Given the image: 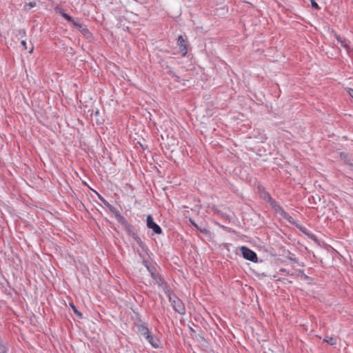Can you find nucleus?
I'll list each match as a JSON object with an SVG mask.
<instances>
[{
  "label": "nucleus",
  "mask_w": 353,
  "mask_h": 353,
  "mask_svg": "<svg viewBox=\"0 0 353 353\" xmlns=\"http://www.w3.org/2000/svg\"><path fill=\"white\" fill-rule=\"evenodd\" d=\"M143 264L145 267L148 272L150 274L152 278L153 279L154 283L157 284L159 286L161 287L163 290L166 289V285L163 282L161 277H159L157 274V267L155 264L152 263L151 262L143 260Z\"/></svg>",
  "instance_id": "1"
},
{
  "label": "nucleus",
  "mask_w": 353,
  "mask_h": 353,
  "mask_svg": "<svg viewBox=\"0 0 353 353\" xmlns=\"http://www.w3.org/2000/svg\"><path fill=\"white\" fill-rule=\"evenodd\" d=\"M99 199L110 210V212L114 214L115 219H117V221L119 223H120L123 225H125L127 223L126 219L121 214V213L119 212V211L118 210H117L114 207H113L112 205H110L101 196L99 195Z\"/></svg>",
  "instance_id": "2"
},
{
  "label": "nucleus",
  "mask_w": 353,
  "mask_h": 353,
  "mask_svg": "<svg viewBox=\"0 0 353 353\" xmlns=\"http://www.w3.org/2000/svg\"><path fill=\"white\" fill-rule=\"evenodd\" d=\"M168 296L173 309L180 314H185V307L182 301L175 296H172L169 294Z\"/></svg>",
  "instance_id": "3"
},
{
  "label": "nucleus",
  "mask_w": 353,
  "mask_h": 353,
  "mask_svg": "<svg viewBox=\"0 0 353 353\" xmlns=\"http://www.w3.org/2000/svg\"><path fill=\"white\" fill-rule=\"evenodd\" d=\"M146 225L149 229H151L157 234L162 232L161 227L154 221L153 217L150 214L147 216Z\"/></svg>",
  "instance_id": "4"
},
{
  "label": "nucleus",
  "mask_w": 353,
  "mask_h": 353,
  "mask_svg": "<svg viewBox=\"0 0 353 353\" xmlns=\"http://www.w3.org/2000/svg\"><path fill=\"white\" fill-rule=\"evenodd\" d=\"M241 252L243 256L247 260L251 261L252 262L257 261V256L254 252L250 250L249 248L242 246L241 247Z\"/></svg>",
  "instance_id": "5"
},
{
  "label": "nucleus",
  "mask_w": 353,
  "mask_h": 353,
  "mask_svg": "<svg viewBox=\"0 0 353 353\" xmlns=\"http://www.w3.org/2000/svg\"><path fill=\"white\" fill-rule=\"evenodd\" d=\"M274 212L281 218L287 220L290 223L295 224L296 225L297 223H295L294 219L288 213H287L281 205L277 207Z\"/></svg>",
  "instance_id": "6"
},
{
  "label": "nucleus",
  "mask_w": 353,
  "mask_h": 353,
  "mask_svg": "<svg viewBox=\"0 0 353 353\" xmlns=\"http://www.w3.org/2000/svg\"><path fill=\"white\" fill-rule=\"evenodd\" d=\"M186 40L182 35H179L177 39V45L179 46L180 52L185 56L188 52Z\"/></svg>",
  "instance_id": "7"
},
{
  "label": "nucleus",
  "mask_w": 353,
  "mask_h": 353,
  "mask_svg": "<svg viewBox=\"0 0 353 353\" xmlns=\"http://www.w3.org/2000/svg\"><path fill=\"white\" fill-rule=\"evenodd\" d=\"M263 199L269 203V204L274 210H275L277 208V207L280 206V205H279L276 203V201L274 199H272L270 194L268 192L264 193Z\"/></svg>",
  "instance_id": "8"
},
{
  "label": "nucleus",
  "mask_w": 353,
  "mask_h": 353,
  "mask_svg": "<svg viewBox=\"0 0 353 353\" xmlns=\"http://www.w3.org/2000/svg\"><path fill=\"white\" fill-rule=\"evenodd\" d=\"M138 330L139 334L145 339H147L151 334H152L151 332L149 330L148 327L143 325H139L138 327Z\"/></svg>",
  "instance_id": "9"
},
{
  "label": "nucleus",
  "mask_w": 353,
  "mask_h": 353,
  "mask_svg": "<svg viewBox=\"0 0 353 353\" xmlns=\"http://www.w3.org/2000/svg\"><path fill=\"white\" fill-rule=\"evenodd\" d=\"M150 344L154 348L159 347L160 343L159 339L154 336L153 334H151L147 339H146Z\"/></svg>",
  "instance_id": "10"
},
{
  "label": "nucleus",
  "mask_w": 353,
  "mask_h": 353,
  "mask_svg": "<svg viewBox=\"0 0 353 353\" xmlns=\"http://www.w3.org/2000/svg\"><path fill=\"white\" fill-rule=\"evenodd\" d=\"M296 227L303 232L305 234H306L307 236H308L310 237V239L312 241H316L317 239L316 238V236L310 233L308 230L307 228H305V227L303 226H301V225H299V224H296Z\"/></svg>",
  "instance_id": "11"
},
{
  "label": "nucleus",
  "mask_w": 353,
  "mask_h": 353,
  "mask_svg": "<svg viewBox=\"0 0 353 353\" xmlns=\"http://www.w3.org/2000/svg\"><path fill=\"white\" fill-rule=\"evenodd\" d=\"M336 39L341 44V46L343 47L347 52H350V48L347 40L337 34L336 35Z\"/></svg>",
  "instance_id": "12"
},
{
  "label": "nucleus",
  "mask_w": 353,
  "mask_h": 353,
  "mask_svg": "<svg viewBox=\"0 0 353 353\" xmlns=\"http://www.w3.org/2000/svg\"><path fill=\"white\" fill-rule=\"evenodd\" d=\"M73 26L76 28H77L84 35L89 33V30L86 28H85L82 24L79 23V22L74 21L73 23Z\"/></svg>",
  "instance_id": "13"
},
{
  "label": "nucleus",
  "mask_w": 353,
  "mask_h": 353,
  "mask_svg": "<svg viewBox=\"0 0 353 353\" xmlns=\"http://www.w3.org/2000/svg\"><path fill=\"white\" fill-rule=\"evenodd\" d=\"M323 341L331 345H335L337 343V338L333 336H326L323 339Z\"/></svg>",
  "instance_id": "14"
},
{
  "label": "nucleus",
  "mask_w": 353,
  "mask_h": 353,
  "mask_svg": "<svg viewBox=\"0 0 353 353\" xmlns=\"http://www.w3.org/2000/svg\"><path fill=\"white\" fill-rule=\"evenodd\" d=\"M190 222L192 223V225H194L198 230H200L202 233L207 234L210 232L209 230H207L206 228L199 226L196 223L194 222L192 219H190Z\"/></svg>",
  "instance_id": "15"
},
{
  "label": "nucleus",
  "mask_w": 353,
  "mask_h": 353,
  "mask_svg": "<svg viewBox=\"0 0 353 353\" xmlns=\"http://www.w3.org/2000/svg\"><path fill=\"white\" fill-rule=\"evenodd\" d=\"M62 16L63 17L67 20L68 21L72 23V24L74 23V22L75 21L73 18L72 17H70L69 14H66V13H63L62 14Z\"/></svg>",
  "instance_id": "16"
},
{
  "label": "nucleus",
  "mask_w": 353,
  "mask_h": 353,
  "mask_svg": "<svg viewBox=\"0 0 353 353\" xmlns=\"http://www.w3.org/2000/svg\"><path fill=\"white\" fill-rule=\"evenodd\" d=\"M8 350V348L5 344L2 343L0 340V353H6Z\"/></svg>",
  "instance_id": "17"
},
{
  "label": "nucleus",
  "mask_w": 353,
  "mask_h": 353,
  "mask_svg": "<svg viewBox=\"0 0 353 353\" xmlns=\"http://www.w3.org/2000/svg\"><path fill=\"white\" fill-rule=\"evenodd\" d=\"M310 1L311 6H312V8H314L315 10H319L320 9L319 5L315 1V0H310Z\"/></svg>",
  "instance_id": "18"
},
{
  "label": "nucleus",
  "mask_w": 353,
  "mask_h": 353,
  "mask_svg": "<svg viewBox=\"0 0 353 353\" xmlns=\"http://www.w3.org/2000/svg\"><path fill=\"white\" fill-rule=\"evenodd\" d=\"M18 35H19L21 38L25 37L26 35V32L23 29H20L17 30Z\"/></svg>",
  "instance_id": "19"
},
{
  "label": "nucleus",
  "mask_w": 353,
  "mask_h": 353,
  "mask_svg": "<svg viewBox=\"0 0 353 353\" xmlns=\"http://www.w3.org/2000/svg\"><path fill=\"white\" fill-rule=\"evenodd\" d=\"M36 5L37 4H36L35 2H30V3H28L27 6L29 7V8H32L35 7Z\"/></svg>",
  "instance_id": "20"
},
{
  "label": "nucleus",
  "mask_w": 353,
  "mask_h": 353,
  "mask_svg": "<svg viewBox=\"0 0 353 353\" xmlns=\"http://www.w3.org/2000/svg\"><path fill=\"white\" fill-rule=\"evenodd\" d=\"M21 45L24 50L27 49V43H26V41H24V40L21 41Z\"/></svg>",
  "instance_id": "21"
},
{
  "label": "nucleus",
  "mask_w": 353,
  "mask_h": 353,
  "mask_svg": "<svg viewBox=\"0 0 353 353\" xmlns=\"http://www.w3.org/2000/svg\"><path fill=\"white\" fill-rule=\"evenodd\" d=\"M72 307H73L74 312H75L78 316H81V314L79 312H78V311L77 310V309H76L74 306H72Z\"/></svg>",
  "instance_id": "22"
},
{
  "label": "nucleus",
  "mask_w": 353,
  "mask_h": 353,
  "mask_svg": "<svg viewBox=\"0 0 353 353\" xmlns=\"http://www.w3.org/2000/svg\"><path fill=\"white\" fill-rule=\"evenodd\" d=\"M350 94L351 95V97L353 98V89H352L350 92Z\"/></svg>",
  "instance_id": "23"
},
{
  "label": "nucleus",
  "mask_w": 353,
  "mask_h": 353,
  "mask_svg": "<svg viewBox=\"0 0 353 353\" xmlns=\"http://www.w3.org/2000/svg\"><path fill=\"white\" fill-rule=\"evenodd\" d=\"M33 49H34V48H33V46H32V47H31V48H30V53H32V52Z\"/></svg>",
  "instance_id": "24"
},
{
  "label": "nucleus",
  "mask_w": 353,
  "mask_h": 353,
  "mask_svg": "<svg viewBox=\"0 0 353 353\" xmlns=\"http://www.w3.org/2000/svg\"><path fill=\"white\" fill-rule=\"evenodd\" d=\"M329 248H332H332L331 247V245H328L327 247H326V249H327V250H329Z\"/></svg>",
  "instance_id": "25"
},
{
  "label": "nucleus",
  "mask_w": 353,
  "mask_h": 353,
  "mask_svg": "<svg viewBox=\"0 0 353 353\" xmlns=\"http://www.w3.org/2000/svg\"><path fill=\"white\" fill-rule=\"evenodd\" d=\"M345 154L344 153H341V157H345Z\"/></svg>",
  "instance_id": "26"
},
{
  "label": "nucleus",
  "mask_w": 353,
  "mask_h": 353,
  "mask_svg": "<svg viewBox=\"0 0 353 353\" xmlns=\"http://www.w3.org/2000/svg\"><path fill=\"white\" fill-rule=\"evenodd\" d=\"M99 114V111H98V110H97V111H96V114Z\"/></svg>",
  "instance_id": "27"
}]
</instances>
